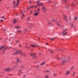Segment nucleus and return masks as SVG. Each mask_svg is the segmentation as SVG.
<instances>
[{"mask_svg": "<svg viewBox=\"0 0 78 78\" xmlns=\"http://www.w3.org/2000/svg\"><path fill=\"white\" fill-rule=\"evenodd\" d=\"M35 67L36 68H39V67H40V66H35Z\"/></svg>", "mask_w": 78, "mask_h": 78, "instance_id": "obj_26", "label": "nucleus"}, {"mask_svg": "<svg viewBox=\"0 0 78 78\" xmlns=\"http://www.w3.org/2000/svg\"><path fill=\"white\" fill-rule=\"evenodd\" d=\"M67 34V32H66V30H64L62 32V35H63V36H66V34Z\"/></svg>", "mask_w": 78, "mask_h": 78, "instance_id": "obj_5", "label": "nucleus"}, {"mask_svg": "<svg viewBox=\"0 0 78 78\" xmlns=\"http://www.w3.org/2000/svg\"><path fill=\"white\" fill-rule=\"evenodd\" d=\"M16 61H17V62H22V61H21V60H20L19 58H16Z\"/></svg>", "mask_w": 78, "mask_h": 78, "instance_id": "obj_13", "label": "nucleus"}, {"mask_svg": "<svg viewBox=\"0 0 78 78\" xmlns=\"http://www.w3.org/2000/svg\"><path fill=\"white\" fill-rule=\"evenodd\" d=\"M67 29H68L67 28H66V29H65V30H67Z\"/></svg>", "mask_w": 78, "mask_h": 78, "instance_id": "obj_58", "label": "nucleus"}, {"mask_svg": "<svg viewBox=\"0 0 78 78\" xmlns=\"http://www.w3.org/2000/svg\"><path fill=\"white\" fill-rule=\"evenodd\" d=\"M4 70H5V71H6L7 72H9V71L11 70V69H10V68H8L5 69Z\"/></svg>", "mask_w": 78, "mask_h": 78, "instance_id": "obj_6", "label": "nucleus"}, {"mask_svg": "<svg viewBox=\"0 0 78 78\" xmlns=\"http://www.w3.org/2000/svg\"><path fill=\"white\" fill-rule=\"evenodd\" d=\"M31 1H30L29 2V4H31Z\"/></svg>", "mask_w": 78, "mask_h": 78, "instance_id": "obj_40", "label": "nucleus"}, {"mask_svg": "<svg viewBox=\"0 0 78 78\" xmlns=\"http://www.w3.org/2000/svg\"><path fill=\"white\" fill-rule=\"evenodd\" d=\"M30 46H31V47H35V46H34L33 45H30Z\"/></svg>", "mask_w": 78, "mask_h": 78, "instance_id": "obj_27", "label": "nucleus"}, {"mask_svg": "<svg viewBox=\"0 0 78 78\" xmlns=\"http://www.w3.org/2000/svg\"><path fill=\"white\" fill-rule=\"evenodd\" d=\"M31 12H32V11H31L30 12V14H31Z\"/></svg>", "mask_w": 78, "mask_h": 78, "instance_id": "obj_44", "label": "nucleus"}, {"mask_svg": "<svg viewBox=\"0 0 78 78\" xmlns=\"http://www.w3.org/2000/svg\"><path fill=\"white\" fill-rule=\"evenodd\" d=\"M40 9H39V8H38V9H37V13H39V11Z\"/></svg>", "mask_w": 78, "mask_h": 78, "instance_id": "obj_24", "label": "nucleus"}, {"mask_svg": "<svg viewBox=\"0 0 78 78\" xmlns=\"http://www.w3.org/2000/svg\"><path fill=\"white\" fill-rule=\"evenodd\" d=\"M44 78H49L48 75H46L45 76Z\"/></svg>", "mask_w": 78, "mask_h": 78, "instance_id": "obj_21", "label": "nucleus"}, {"mask_svg": "<svg viewBox=\"0 0 78 78\" xmlns=\"http://www.w3.org/2000/svg\"><path fill=\"white\" fill-rule=\"evenodd\" d=\"M3 20H1V22H3Z\"/></svg>", "mask_w": 78, "mask_h": 78, "instance_id": "obj_43", "label": "nucleus"}, {"mask_svg": "<svg viewBox=\"0 0 78 78\" xmlns=\"http://www.w3.org/2000/svg\"><path fill=\"white\" fill-rule=\"evenodd\" d=\"M18 33H20V32H22V31H21V30H19V31H18Z\"/></svg>", "mask_w": 78, "mask_h": 78, "instance_id": "obj_36", "label": "nucleus"}, {"mask_svg": "<svg viewBox=\"0 0 78 78\" xmlns=\"http://www.w3.org/2000/svg\"><path fill=\"white\" fill-rule=\"evenodd\" d=\"M35 12H36V10H35Z\"/></svg>", "mask_w": 78, "mask_h": 78, "instance_id": "obj_56", "label": "nucleus"}, {"mask_svg": "<svg viewBox=\"0 0 78 78\" xmlns=\"http://www.w3.org/2000/svg\"><path fill=\"white\" fill-rule=\"evenodd\" d=\"M69 19H71V16L69 17Z\"/></svg>", "mask_w": 78, "mask_h": 78, "instance_id": "obj_45", "label": "nucleus"}, {"mask_svg": "<svg viewBox=\"0 0 78 78\" xmlns=\"http://www.w3.org/2000/svg\"><path fill=\"white\" fill-rule=\"evenodd\" d=\"M69 22H71V19H69Z\"/></svg>", "mask_w": 78, "mask_h": 78, "instance_id": "obj_42", "label": "nucleus"}, {"mask_svg": "<svg viewBox=\"0 0 78 78\" xmlns=\"http://www.w3.org/2000/svg\"><path fill=\"white\" fill-rule=\"evenodd\" d=\"M4 47H5V46H4L1 47V48H0V50H2V49H3V48H4Z\"/></svg>", "mask_w": 78, "mask_h": 78, "instance_id": "obj_19", "label": "nucleus"}, {"mask_svg": "<svg viewBox=\"0 0 78 78\" xmlns=\"http://www.w3.org/2000/svg\"><path fill=\"white\" fill-rule=\"evenodd\" d=\"M65 19H66V18H67V17L65 15H63Z\"/></svg>", "mask_w": 78, "mask_h": 78, "instance_id": "obj_29", "label": "nucleus"}, {"mask_svg": "<svg viewBox=\"0 0 78 78\" xmlns=\"http://www.w3.org/2000/svg\"><path fill=\"white\" fill-rule=\"evenodd\" d=\"M5 78H10L8 77H5Z\"/></svg>", "mask_w": 78, "mask_h": 78, "instance_id": "obj_52", "label": "nucleus"}, {"mask_svg": "<svg viewBox=\"0 0 78 78\" xmlns=\"http://www.w3.org/2000/svg\"><path fill=\"white\" fill-rule=\"evenodd\" d=\"M70 59H71V58L70 57H68V58L67 60H66V59H64L62 62V65H63V64H65V63H66V62H69Z\"/></svg>", "mask_w": 78, "mask_h": 78, "instance_id": "obj_1", "label": "nucleus"}, {"mask_svg": "<svg viewBox=\"0 0 78 78\" xmlns=\"http://www.w3.org/2000/svg\"><path fill=\"white\" fill-rule=\"evenodd\" d=\"M16 16H17V14H16Z\"/></svg>", "mask_w": 78, "mask_h": 78, "instance_id": "obj_61", "label": "nucleus"}, {"mask_svg": "<svg viewBox=\"0 0 78 78\" xmlns=\"http://www.w3.org/2000/svg\"><path fill=\"white\" fill-rule=\"evenodd\" d=\"M39 1H38L37 2V3H38V6H41V5H42V3H39Z\"/></svg>", "mask_w": 78, "mask_h": 78, "instance_id": "obj_10", "label": "nucleus"}, {"mask_svg": "<svg viewBox=\"0 0 78 78\" xmlns=\"http://www.w3.org/2000/svg\"><path fill=\"white\" fill-rule=\"evenodd\" d=\"M51 53H53V51H51Z\"/></svg>", "mask_w": 78, "mask_h": 78, "instance_id": "obj_47", "label": "nucleus"}, {"mask_svg": "<svg viewBox=\"0 0 78 78\" xmlns=\"http://www.w3.org/2000/svg\"><path fill=\"white\" fill-rule=\"evenodd\" d=\"M19 41H16V42H17V43L19 42Z\"/></svg>", "mask_w": 78, "mask_h": 78, "instance_id": "obj_50", "label": "nucleus"}, {"mask_svg": "<svg viewBox=\"0 0 78 78\" xmlns=\"http://www.w3.org/2000/svg\"><path fill=\"white\" fill-rule=\"evenodd\" d=\"M21 14H22V16L23 17H25V15L23 13V12H21Z\"/></svg>", "mask_w": 78, "mask_h": 78, "instance_id": "obj_16", "label": "nucleus"}, {"mask_svg": "<svg viewBox=\"0 0 78 78\" xmlns=\"http://www.w3.org/2000/svg\"><path fill=\"white\" fill-rule=\"evenodd\" d=\"M54 76H56V74H54Z\"/></svg>", "mask_w": 78, "mask_h": 78, "instance_id": "obj_37", "label": "nucleus"}, {"mask_svg": "<svg viewBox=\"0 0 78 78\" xmlns=\"http://www.w3.org/2000/svg\"><path fill=\"white\" fill-rule=\"evenodd\" d=\"M19 1H20V0H17V3L16 4V2H15V1L14 0L12 1V2L14 5V8H15V7H16V6H17V5H18V4L19 3Z\"/></svg>", "mask_w": 78, "mask_h": 78, "instance_id": "obj_2", "label": "nucleus"}, {"mask_svg": "<svg viewBox=\"0 0 78 78\" xmlns=\"http://www.w3.org/2000/svg\"><path fill=\"white\" fill-rule=\"evenodd\" d=\"M2 0H0V2H1V1Z\"/></svg>", "mask_w": 78, "mask_h": 78, "instance_id": "obj_62", "label": "nucleus"}, {"mask_svg": "<svg viewBox=\"0 0 78 78\" xmlns=\"http://www.w3.org/2000/svg\"><path fill=\"white\" fill-rule=\"evenodd\" d=\"M76 73L75 72H74L73 75V76L74 77V76H75V74Z\"/></svg>", "mask_w": 78, "mask_h": 78, "instance_id": "obj_23", "label": "nucleus"}, {"mask_svg": "<svg viewBox=\"0 0 78 78\" xmlns=\"http://www.w3.org/2000/svg\"><path fill=\"white\" fill-rule=\"evenodd\" d=\"M4 17H5V16H2L1 17V18H2V19H3V18H4Z\"/></svg>", "mask_w": 78, "mask_h": 78, "instance_id": "obj_41", "label": "nucleus"}, {"mask_svg": "<svg viewBox=\"0 0 78 78\" xmlns=\"http://www.w3.org/2000/svg\"><path fill=\"white\" fill-rule=\"evenodd\" d=\"M53 25V24L50 22H49L48 23V25Z\"/></svg>", "mask_w": 78, "mask_h": 78, "instance_id": "obj_20", "label": "nucleus"}, {"mask_svg": "<svg viewBox=\"0 0 78 78\" xmlns=\"http://www.w3.org/2000/svg\"><path fill=\"white\" fill-rule=\"evenodd\" d=\"M47 22H48V20H47Z\"/></svg>", "mask_w": 78, "mask_h": 78, "instance_id": "obj_60", "label": "nucleus"}, {"mask_svg": "<svg viewBox=\"0 0 78 78\" xmlns=\"http://www.w3.org/2000/svg\"><path fill=\"white\" fill-rule=\"evenodd\" d=\"M16 22H17V20L16 19H14L13 21V23H15Z\"/></svg>", "mask_w": 78, "mask_h": 78, "instance_id": "obj_11", "label": "nucleus"}, {"mask_svg": "<svg viewBox=\"0 0 78 78\" xmlns=\"http://www.w3.org/2000/svg\"><path fill=\"white\" fill-rule=\"evenodd\" d=\"M70 73H71V71L68 69L66 71V73L65 74V75H68Z\"/></svg>", "mask_w": 78, "mask_h": 78, "instance_id": "obj_3", "label": "nucleus"}, {"mask_svg": "<svg viewBox=\"0 0 78 78\" xmlns=\"http://www.w3.org/2000/svg\"><path fill=\"white\" fill-rule=\"evenodd\" d=\"M32 27H33V26H34V25L33 24H32V25L31 26Z\"/></svg>", "mask_w": 78, "mask_h": 78, "instance_id": "obj_48", "label": "nucleus"}, {"mask_svg": "<svg viewBox=\"0 0 78 78\" xmlns=\"http://www.w3.org/2000/svg\"><path fill=\"white\" fill-rule=\"evenodd\" d=\"M26 76V75H24L23 76Z\"/></svg>", "mask_w": 78, "mask_h": 78, "instance_id": "obj_53", "label": "nucleus"}, {"mask_svg": "<svg viewBox=\"0 0 78 78\" xmlns=\"http://www.w3.org/2000/svg\"><path fill=\"white\" fill-rule=\"evenodd\" d=\"M50 72V71H49V70H47L45 71V72H47V73H49V72Z\"/></svg>", "mask_w": 78, "mask_h": 78, "instance_id": "obj_22", "label": "nucleus"}, {"mask_svg": "<svg viewBox=\"0 0 78 78\" xmlns=\"http://www.w3.org/2000/svg\"><path fill=\"white\" fill-rule=\"evenodd\" d=\"M35 8H36V6H35Z\"/></svg>", "mask_w": 78, "mask_h": 78, "instance_id": "obj_59", "label": "nucleus"}, {"mask_svg": "<svg viewBox=\"0 0 78 78\" xmlns=\"http://www.w3.org/2000/svg\"><path fill=\"white\" fill-rule=\"evenodd\" d=\"M46 45H48V43H46Z\"/></svg>", "mask_w": 78, "mask_h": 78, "instance_id": "obj_54", "label": "nucleus"}, {"mask_svg": "<svg viewBox=\"0 0 78 78\" xmlns=\"http://www.w3.org/2000/svg\"><path fill=\"white\" fill-rule=\"evenodd\" d=\"M48 2H50V1H48Z\"/></svg>", "mask_w": 78, "mask_h": 78, "instance_id": "obj_63", "label": "nucleus"}, {"mask_svg": "<svg viewBox=\"0 0 78 78\" xmlns=\"http://www.w3.org/2000/svg\"><path fill=\"white\" fill-rule=\"evenodd\" d=\"M75 20H77V18L76 17L74 18Z\"/></svg>", "mask_w": 78, "mask_h": 78, "instance_id": "obj_32", "label": "nucleus"}, {"mask_svg": "<svg viewBox=\"0 0 78 78\" xmlns=\"http://www.w3.org/2000/svg\"><path fill=\"white\" fill-rule=\"evenodd\" d=\"M52 22H55V20H53V19H52Z\"/></svg>", "mask_w": 78, "mask_h": 78, "instance_id": "obj_33", "label": "nucleus"}, {"mask_svg": "<svg viewBox=\"0 0 78 78\" xmlns=\"http://www.w3.org/2000/svg\"><path fill=\"white\" fill-rule=\"evenodd\" d=\"M42 8H43V11H44V12H45V11H46V10L47 9H46V8H45L44 6H43L42 7Z\"/></svg>", "mask_w": 78, "mask_h": 78, "instance_id": "obj_8", "label": "nucleus"}, {"mask_svg": "<svg viewBox=\"0 0 78 78\" xmlns=\"http://www.w3.org/2000/svg\"><path fill=\"white\" fill-rule=\"evenodd\" d=\"M57 25L59 27H62V26H61V25L59 24V23H58V22L57 21Z\"/></svg>", "mask_w": 78, "mask_h": 78, "instance_id": "obj_14", "label": "nucleus"}, {"mask_svg": "<svg viewBox=\"0 0 78 78\" xmlns=\"http://www.w3.org/2000/svg\"><path fill=\"white\" fill-rule=\"evenodd\" d=\"M74 68V66H73V67H72L70 68V70H72V69H73Z\"/></svg>", "mask_w": 78, "mask_h": 78, "instance_id": "obj_31", "label": "nucleus"}, {"mask_svg": "<svg viewBox=\"0 0 78 78\" xmlns=\"http://www.w3.org/2000/svg\"><path fill=\"white\" fill-rule=\"evenodd\" d=\"M45 62H43L42 63H41L40 64V66H43V65H44V64H45Z\"/></svg>", "mask_w": 78, "mask_h": 78, "instance_id": "obj_15", "label": "nucleus"}, {"mask_svg": "<svg viewBox=\"0 0 78 78\" xmlns=\"http://www.w3.org/2000/svg\"><path fill=\"white\" fill-rule=\"evenodd\" d=\"M39 55H41V53L40 52H39Z\"/></svg>", "mask_w": 78, "mask_h": 78, "instance_id": "obj_49", "label": "nucleus"}, {"mask_svg": "<svg viewBox=\"0 0 78 78\" xmlns=\"http://www.w3.org/2000/svg\"><path fill=\"white\" fill-rule=\"evenodd\" d=\"M38 14H39L38 13H37L36 12L35 14H34V16H37L38 15Z\"/></svg>", "mask_w": 78, "mask_h": 78, "instance_id": "obj_18", "label": "nucleus"}, {"mask_svg": "<svg viewBox=\"0 0 78 78\" xmlns=\"http://www.w3.org/2000/svg\"><path fill=\"white\" fill-rule=\"evenodd\" d=\"M30 55L32 56H35V53H31Z\"/></svg>", "mask_w": 78, "mask_h": 78, "instance_id": "obj_12", "label": "nucleus"}, {"mask_svg": "<svg viewBox=\"0 0 78 78\" xmlns=\"http://www.w3.org/2000/svg\"><path fill=\"white\" fill-rule=\"evenodd\" d=\"M38 39H39V37H38Z\"/></svg>", "mask_w": 78, "mask_h": 78, "instance_id": "obj_64", "label": "nucleus"}, {"mask_svg": "<svg viewBox=\"0 0 78 78\" xmlns=\"http://www.w3.org/2000/svg\"><path fill=\"white\" fill-rule=\"evenodd\" d=\"M21 52V51L20 50H17L16 51L15 53H13L12 54L13 55H17V54H19V53H20H20Z\"/></svg>", "mask_w": 78, "mask_h": 78, "instance_id": "obj_4", "label": "nucleus"}, {"mask_svg": "<svg viewBox=\"0 0 78 78\" xmlns=\"http://www.w3.org/2000/svg\"><path fill=\"white\" fill-rule=\"evenodd\" d=\"M27 20H28L29 21V20H30V17H27Z\"/></svg>", "mask_w": 78, "mask_h": 78, "instance_id": "obj_25", "label": "nucleus"}, {"mask_svg": "<svg viewBox=\"0 0 78 78\" xmlns=\"http://www.w3.org/2000/svg\"><path fill=\"white\" fill-rule=\"evenodd\" d=\"M20 55H21L22 56H25L26 55L25 54H23L22 52V51H21V52L20 53Z\"/></svg>", "mask_w": 78, "mask_h": 78, "instance_id": "obj_7", "label": "nucleus"}, {"mask_svg": "<svg viewBox=\"0 0 78 78\" xmlns=\"http://www.w3.org/2000/svg\"><path fill=\"white\" fill-rule=\"evenodd\" d=\"M6 48H4V50H5V49H6Z\"/></svg>", "mask_w": 78, "mask_h": 78, "instance_id": "obj_55", "label": "nucleus"}, {"mask_svg": "<svg viewBox=\"0 0 78 78\" xmlns=\"http://www.w3.org/2000/svg\"><path fill=\"white\" fill-rule=\"evenodd\" d=\"M67 21H68L67 20H66V22H67Z\"/></svg>", "mask_w": 78, "mask_h": 78, "instance_id": "obj_57", "label": "nucleus"}, {"mask_svg": "<svg viewBox=\"0 0 78 78\" xmlns=\"http://www.w3.org/2000/svg\"><path fill=\"white\" fill-rule=\"evenodd\" d=\"M19 47H21V45H19Z\"/></svg>", "mask_w": 78, "mask_h": 78, "instance_id": "obj_51", "label": "nucleus"}, {"mask_svg": "<svg viewBox=\"0 0 78 78\" xmlns=\"http://www.w3.org/2000/svg\"><path fill=\"white\" fill-rule=\"evenodd\" d=\"M72 6H74V4L73 3V4H72Z\"/></svg>", "mask_w": 78, "mask_h": 78, "instance_id": "obj_46", "label": "nucleus"}, {"mask_svg": "<svg viewBox=\"0 0 78 78\" xmlns=\"http://www.w3.org/2000/svg\"><path fill=\"white\" fill-rule=\"evenodd\" d=\"M57 59H59V60H60V59H62V58H57Z\"/></svg>", "mask_w": 78, "mask_h": 78, "instance_id": "obj_28", "label": "nucleus"}, {"mask_svg": "<svg viewBox=\"0 0 78 78\" xmlns=\"http://www.w3.org/2000/svg\"><path fill=\"white\" fill-rule=\"evenodd\" d=\"M66 1H67V0H64L63 1L64 2H66Z\"/></svg>", "mask_w": 78, "mask_h": 78, "instance_id": "obj_39", "label": "nucleus"}, {"mask_svg": "<svg viewBox=\"0 0 78 78\" xmlns=\"http://www.w3.org/2000/svg\"><path fill=\"white\" fill-rule=\"evenodd\" d=\"M21 68H22V69H23V67H24V65H22L21 66Z\"/></svg>", "mask_w": 78, "mask_h": 78, "instance_id": "obj_30", "label": "nucleus"}, {"mask_svg": "<svg viewBox=\"0 0 78 78\" xmlns=\"http://www.w3.org/2000/svg\"><path fill=\"white\" fill-rule=\"evenodd\" d=\"M21 71H22V70H21V69H20L19 70V73H20V72H21Z\"/></svg>", "mask_w": 78, "mask_h": 78, "instance_id": "obj_34", "label": "nucleus"}, {"mask_svg": "<svg viewBox=\"0 0 78 78\" xmlns=\"http://www.w3.org/2000/svg\"><path fill=\"white\" fill-rule=\"evenodd\" d=\"M74 26V25H73V24H71V27H73V26Z\"/></svg>", "mask_w": 78, "mask_h": 78, "instance_id": "obj_35", "label": "nucleus"}, {"mask_svg": "<svg viewBox=\"0 0 78 78\" xmlns=\"http://www.w3.org/2000/svg\"><path fill=\"white\" fill-rule=\"evenodd\" d=\"M34 7V6L32 5V6H30L27 9H31V8H33Z\"/></svg>", "mask_w": 78, "mask_h": 78, "instance_id": "obj_17", "label": "nucleus"}, {"mask_svg": "<svg viewBox=\"0 0 78 78\" xmlns=\"http://www.w3.org/2000/svg\"><path fill=\"white\" fill-rule=\"evenodd\" d=\"M55 39V38H51V40H53V39Z\"/></svg>", "mask_w": 78, "mask_h": 78, "instance_id": "obj_38", "label": "nucleus"}, {"mask_svg": "<svg viewBox=\"0 0 78 78\" xmlns=\"http://www.w3.org/2000/svg\"><path fill=\"white\" fill-rule=\"evenodd\" d=\"M15 29H22V28H20L19 26H16L15 27Z\"/></svg>", "mask_w": 78, "mask_h": 78, "instance_id": "obj_9", "label": "nucleus"}]
</instances>
